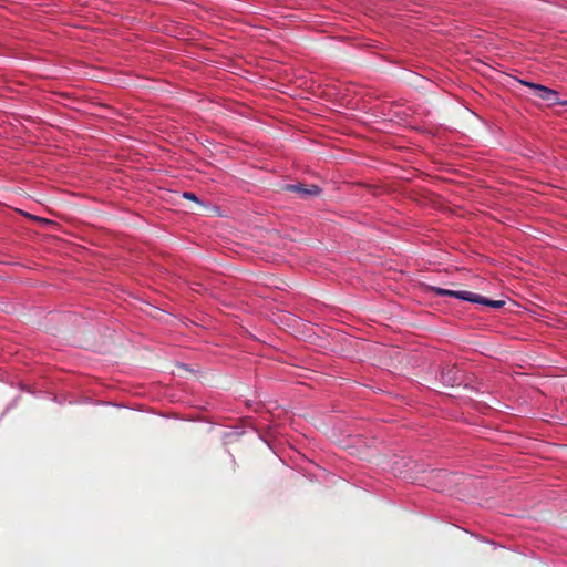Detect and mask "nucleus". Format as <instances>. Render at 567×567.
<instances>
[{
    "mask_svg": "<svg viewBox=\"0 0 567 567\" xmlns=\"http://www.w3.org/2000/svg\"><path fill=\"white\" fill-rule=\"evenodd\" d=\"M425 290L427 292H432L434 296L454 297V298L470 301L473 303H480L483 306H487V307H491L494 309H499L505 305L504 300H491L481 295H477V293H474L471 291H465V290H450V289H443V288L435 287V286H426Z\"/></svg>",
    "mask_w": 567,
    "mask_h": 567,
    "instance_id": "obj_1",
    "label": "nucleus"
},
{
    "mask_svg": "<svg viewBox=\"0 0 567 567\" xmlns=\"http://www.w3.org/2000/svg\"><path fill=\"white\" fill-rule=\"evenodd\" d=\"M523 85L530 87L534 91V95L543 101H546L550 105L561 104L567 105V102H560L558 99V92L547 86L536 84L533 82L519 81Z\"/></svg>",
    "mask_w": 567,
    "mask_h": 567,
    "instance_id": "obj_2",
    "label": "nucleus"
},
{
    "mask_svg": "<svg viewBox=\"0 0 567 567\" xmlns=\"http://www.w3.org/2000/svg\"><path fill=\"white\" fill-rule=\"evenodd\" d=\"M285 190L297 194L300 198L308 199L317 197L321 194V188L317 185H307L302 183L288 184L284 187Z\"/></svg>",
    "mask_w": 567,
    "mask_h": 567,
    "instance_id": "obj_3",
    "label": "nucleus"
},
{
    "mask_svg": "<svg viewBox=\"0 0 567 567\" xmlns=\"http://www.w3.org/2000/svg\"><path fill=\"white\" fill-rule=\"evenodd\" d=\"M184 197L197 202V197L194 193H184Z\"/></svg>",
    "mask_w": 567,
    "mask_h": 567,
    "instance_id": "obj_4",
    "label": "nucleus"
}]
</instances>
